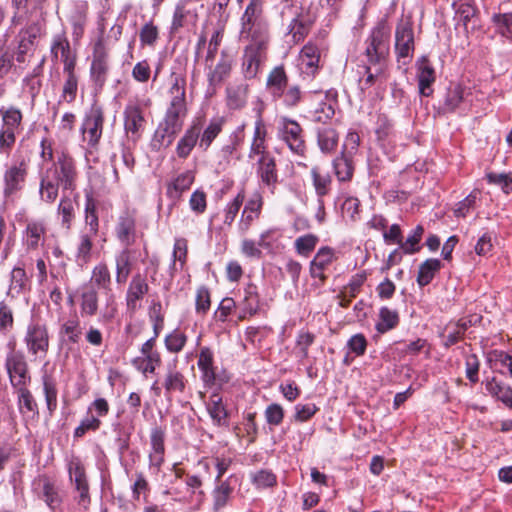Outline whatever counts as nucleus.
Wrapping results in <instances>:
<instances>
[{"label": "nucleus", "mask_w": 512, "mask_h": 512, "mask_svg": "<svg viewBox=\"0 0 512 512\" xmlns=\"http://www.w3.org/2000/svg\"><path fill=\"white\" fill-rule=\"evenodd\" d=\"M78 172L74 159L67 153L57 155L51 167L47 168L41 176L39 194L42 201L53 203L59 193L73 191L76 188Z\"/></svg>", "instance_id": "f257e3e1"}, {"label": "nucleus", "mask_w": 512, "mask_h": 512, "mask_svg": "<svg viewBox=\"0 0 512 512\" xmlns=\"http://www.w3.org/2000/svg\"><path fill=\"white\" fill-rule=\"evenodd\" d=\"M391 28L385 19L379 20L364 41L366 63L384 66L390 52Z\"/></svg>", "instance_id": "f03ea898"}, {"label": "nucleus", "mask_w": 512, "mask_h": 512, "mask_svg": "<svg viewBox=\"0 0 512 512\" xmlns=\"http://www.w3.org/2000/svg\"><path fill=\"white\" fill-rule=\"evenodd\" d=\"M264 0H250L241 17L240 37L244 40L269 41L268 22L263 12Z\"/></svg>", "instance_id": "7ed1b4c3"}, {"label": "nucleus", "mask_w": 512, "mask_h": 512, "mask_svg": "<svg viewBox=\"0 0 512 512\" xmlns=\"http://www.w3.org/2000/svg\"><path fill=\"white\" fill-rule=\"evenodd\" d=\"M87 284L103 290L105 301L100 311V319L106 323L111 322L118 312V306L116 295L112 290L111 272L105 262H100L93 267L90 282Z\"/></svg>", "instance_id": "20e7f679"}, {"label": "nucleus", "mask_w": 512, "mask_h": 512, "mask_svg": "<svg viewBox=\"0 0 512 512\" xmlns=\"http://www.w3.org/2000/svg\"><path fill=\"white\" fill-rule=\"evenodd\" d=\"M30 167V157L21 153H16L10 165H8L3 174V195L5 198H11L20 192L27 180Z\"/></svg>", "instance_id": "39448f33"}, {"label": "nucleus", "mask_w": 512, "mask_h": 512, "mask_svg": "<svg viewBox=\"0 0 512 512\" xmlns=\"http://www.w3.org/2000/svg\"><path fill=\"white\" fill-rule=\"evenodd\" d=\"M277 134L296 155L304 156L306 152V142L304 131L301 125L294 119L282 116L277 122Z\"/></svg>", "instance_id": "423d86ee"}, {"label": "nucleus", "mask_w": 512, "mask_h": 512, "mask_svg": "<svg viewBox=\"0 0 512 512\" xmlns=\"http://www.w3.org/2000/svg\"><path fill=\"white\" fill-rule=\"evenodd\" d=\"M5 368L11 386L14 389L28 386L31 382L28 363L22 351L15 350L14 345L5 359Z\"/></svg>", "instance_id": "0eeeda50"}, {"label": "nucleus", "mask_w": 512, "mask_h": 512, "mask_svg": "<svg viewBox=\"0 0 512 512\" xmlns=\"http://www.w3.org/2000/svg\"><path fill=\"white\" fill-rule=\"evenodd\" d=\"M255 172L260 180V184L266 187L271 194L275 193L279 183V174L275 157L269 152L254 154Z\"/></svg>", "instance_id": "6e6552de"}, {"label": "nucleus", "mask_w": 512, "mask_h": 512, "mask_svg": "<svg viewBox=\"0 0 512 512\" xmlns=\"http://www.w3.org/2000/svg\"><path fill=\"white\" fill-rule=\"evenodd\" d=\"M248 41L242 60V73L245 79H253L257 76L260 65L265 59L269 41H263L261 44L258 40Z\"/></svg>", "instance_id": "1a4fd4ad"}, {"label": "nucleus", "mask_w": 512, "mask_h": 512, "mask_svg": "<svg viewBox=\"0 0 512 512\" xmlns=\"http://www.w3.org/2000/svg\"><path fill=\"white\" fill-rule=\"evenodd\" d=\"M415 49L414 32L411 21L401 19L395 30V51L398 61L403 59V64H407V59L413 57Z\"/></svg>", "instance_id": "9d476101"}, {"label": "nucleus", "mask_w": 512, "mask_h": 512, "mask_svg": "<svg viewBox=\"0 0 512 512\" xmlns=\"http://www.w3.org/2000/svg\"><path fill=\"white\" fill-rule=\"evenodd\" d=\"M104 125V113L101 107H92L89 113L85 116L81 131L83 134V141L87 143L90 148H96L100 142Z\"/></svg>", "instance_id": "9b49d317"}, {"label": "nucleus", "mask_w": 512, "mask_h": 512, "mask_svg": "<svg viewBox=\"0 0 512 512\" xmlns=\"http://www.w3.org/2000/svg\"><path fill=\"white\" fill-rule=\"evenodd\" d=\"M109 71V52L102 39H98L93 48L90 76L95 85L103 87Z\"/></svg>", "instance_id": "f8f14e48"}, {"label": "nucleus", "mask_w": 512, "mask_h": 512, "mask_svg": "<svg viewBox=\"0 0 512 512\" xmlns=\"http://www.w3.org/2000/svg\"><path fill=\"white\" fill-rule=\"evenodd\" d=\"M145 123L141 105L138 102H129L124 110V130L133 144L141 138Z\"/></svg>", "instance_id": "ddd939ff"}, {"label": "nucleus", "mask_w": 512, "mask_h": 512, "mask_svg": "<svg viewBox=\"0 0 512 512\" xmlns=\"http://www.w3.org/2000/svg\"><path fill=\"white\" fill-rule=\"evenodd\" d=\"M24 342L28 352L33 356L45 355L49 348V334L45 325L31 323L28 325Z\"/></svg>", "instance_id": "4468645a"}, {"label": "nucleus", "mask_w": 512, "mask_h": 512, "mask_svg": "<svg viewBox=\"0 0 512 512\" xmlns=\"http://www.w3.org/2000/svg\"><path fill=\"white\" fill-rule=\"evenodd\" d=\"M147 279L141 273L132 276L125 294V303L127 311L135 313L141 308V302L149 292Z\"/></svg>", "instance_id": "2eb2a0df"}, {"label": "nucleus", "mask_w": 512, "mask_h": 512, "mask_svg": "<svg viewBox=\"0 0 512 512\" xmlns=\"http://www.w3.org/2000/svg\"><path fill=\"white\" fill-rule=\"evenodd\" d=\"M68 472L71 482L74 484L76 491L79 493L77 503L85 510L90 505L89 484L87 481L85 468L79 459L70 461Z\"/></svg>", "instance_id": "dca6fc26"}, {"label": "nucleus", "mask_w": 512, "mask_h": 512, "mask_svg": "<svg viewBox=\"0 0 512 512\" xmlns=\"http://www.w3.org/2000/svg\"><path fill=\"white\" fill-rule=\"evenodd\" d=\"M148 459L149 470L157 475L165 461V431L159 426L151 429Z\"/></svg>", "instance_id": "f3484780"}, {"label": "nucleus", "mask_w": 512, "mask_h": 512, "mask_svg": "<svg viewBox=\"0 0 512 512\" xmlns=\"http://www.w3.org/2000/svg\"><path fill=\"white\" fill-rule=\"evenodd\" d=\"M182 120L165 113L163 120L159 123L153 139V145L158 148L170 146L176 135L183 127Z\"/></svg>", "instance_id": "a211bd4d"}, {"label": "nucleus", "mask_w": 512, "mask_h": 512, "mask_svg": "<svg viewBox=\"0 0 512 512\" xmlns=\"http://www.w3.org/2000/svg\"><path fill=\"white\" fill-rule=\"evenodd\" d=\"M232 65L233 60L225 51L221 52V55L216 63H214V60H205V68L207 70V81L209 87L215 89L216 87L220 86L222 82L229 77L232 70Z\"/></svg>", "instance_id": "6ab92c4d"}, {"label": "nucleus", "mask_w": 512, "mask_h": 512, "mask_svg": "<svg viewBox=\"0 0 512 512\" xmlns=\"http://www.w3.org/2000/svg\"><path fill=\"white\" fill-rule=\"evenodd\" d=\"M336 251L330 246L320 247L309 264L310 276L324 282L327 278L325 270L336 261Z\"/></svg>", "instance_id": "aec40b11"}, {"label": "nucleus", "mask_w": 512, "mask_h": 512, "mask_svg": "<svg viewBox=\"0 0 512 512\" xmlns=\"http://www.w3.org/2000/svg\"><path fill=\"white\" fill-rule=\"evenodd\" d=\"M136 218L132 212L125 211L119 217L115 225L117 239L125 246L130 247L136 240Z\"/></svg>", "instance_id": "412c9836"}, {"label": "nucleus", "mask_w": 512, "mask_h": 512, "mask_svg": "<svg viewBox=\"0 0 512 512\" xmlns=\"http://www.w3.org/2000/svg\"><path fill=\"white\" fill-rule=\"evenodd\" d=\"M46 227L43 221L30 220L23 231L22 241L27 251L37 250L45 241Z\"/></svg>", "instance_id": "4be33fe9"}, {"label": "nucleus", "mask_w": 512, "mask_h": 512, "mask_svg": "<svg viewBox=\"0 0 512 512\" xmlns=\"http://www.w3.org/2000/svg\"><path fill=\"white\" fill-rule=\"evenodd\" d=\"M201 130L202 120H194L177 143L176 153L179 158L185 159L190 155L193 148L199 143Z\"/></svg>", "instance_id": "5701e85b"}, {"label": "nucleus", "mask_w": 512, "mask_h": 512, "mask_svg": "<svg viewBox=\"0 0 512 512\" xmlns=\"http://www.w3.org/2000/svg\"><path fill=\"white\" fill-rule=\"evenodd\" d=\"M79 307L82 317H93L99 310V296L92 285L83 284L79 288Z\"/></svg>", "instance_id": "b1692460"}, {"label": "nucleus", "mask_w": 512, "mask_h": 512, "mask_svg": "<svg viewBox=\"0 0 512 512\" xmlns=\"http://www.w3.org/2000/svg\"><path fill=\"white\" fill-rule=\"evenodd\" d=\"M435 70L427 57L422 56L417 62V80L419 93L422 96H430L433 93L431 88L435 82Z\"/></svg>", "instance_id": "393cba45"}, {"label": "nucleus", "mask_w": 512, "mask_h": 512, "mask_svg": "<svg viewBox=\"0 0 512 512\" xmlns=\"http://www.w3.org/2000/svg\"><path fill=\"white\" fill-rule=\"evenodd\" d=\"M38 486L40 499H42L51 510L54 511L61 506L63 498L59 487L54 481L47 476H42L38 480Z\"/></svg>", "instance_id": "a878e982"}, {"label": "nucleus", "mask_w": 512, "mask_h": 512, "mask_svg": "<svg viewBox=\"0 0 512 512\" xmlns=\"http://www.w3.org/2000/svg\"><path fill=\"white\" fill-rule=\"evenodd\" d=\"M186 379L184 375L176 369V361H174L173 365L169 364L167 368V372L163 379V387L165 389V396L168 399L178 393L181 394L185 391L186 388Z\"/></svg>", "instance_id": "bb28decb"}, {"label": "nucleus", "mask_w": 512, "mask_h": 512, "mask_svg": "<svg viewBox=\"0 0 512 512\" xmlns=\"http://www.w3.org/2000/svg\"><path fill=\"white\" fill-rule=\"evenodd\" d=\"M288 75L283 65L274 67L268 74L266 89L273 99H280L283 90L288 86Z\"/></svg>", "instance_id": "cd10ccee"}, {"label": "nucleus", "mask_w": 512, "mask_h": 512, "mask_svg": "<svg viewBox=\"0 0 512 512\" xmlns=\"http://www.w3.org/2000/svg\"><path fill=\"white\" fill-rule=\"evenodd\" d=\"M249 93L247 83H234L226 88V104L231 110H240L245 107Z\"/></svg>", "instance_id": "c85d7f7f"}, {"label": "nucleus", "mask_w": 512, "mask_h": 512, "mask_svg": "<svg viewBox=\"0 0 512 512\" xmlns=\"http://www.w3.org/2000/svg\"><path fill=\"white\" fill-rule=\"evenodd\" d=\"M332 168L339 182H350L355 171L353 157L346 153H340L333 159Z\"/></svg>", "instance_id": "c756f323"}, {"label": "nucleus", "mask_w": 512, "mask_h": 512, "mask_svg": "<svg viewBox=\"0 0 512 512\" xmlns=\"http://www.w3.org/2000/svg\"><path fill=\"white\" fill-rule=\"evenodd\" d=\"M453 6L458 24L461 23L466 32L477 27V9L473 4L469 2H455Z\"/></svg>", "instance_id": "7c9ffc66"}, {"label": "nucleus", "mask_w": 512, "mask_h": 512, "mask_svg": "<svg viewBox=\"0 0 512 512\" xmlns=\"http://www.w3.org/2000/svg\"><path fill=\"white\" fill-rule=\"evenodd\" d=\"M76 199L63 195L57 207V218L65 230H70L76 216Z\"/></svg>", "instance_id": "2f4dec72"}, {"label": "nucleus", "mask_w": 512, "mask_h": 512, "mask_svg": "<svg viewBox=\"0 0 512 512\" xmlns=\"http://www.w3.org/2000/svg\"><path fill=\"white\" fill-rule=\"evenodd\" d=\"M301 69L308 75H315L319 68L320 50L312 44H306L300 53Z\"/></svg>", "instance_id": "473e14b6"}, {"label": "nucleus", "mask_w": 512, "mask_h": 512, "mask_svg": "<svg viewBox=\"0 0 512 512\" xmlns=\"http://www.w3.org/2000/svg\"><path fill=\"white\" fill-rule=\"evenodd\" d=\"M226 120L224 117L212 118L208 125L204 128L202 134L200 133L198 146L203 151L208 150L213 141L222 132Z\"/></svg>", "instance_id": "72a5a7b5"}, {"label": "nucleus", "mask_w": 512, "mask_h": 512, "mask_svg": "<svg viewBox=\"0 0 512 512\" xmlns=\"http://www.w3.org/2000/svg\"><path fill=\"white\" fill-rule=\"evenodd\" d=\"M266 137H267V128L266 125L262 119V117L259 115V117L255 121L254 125V133L252 142L250 145V150L248 157L253 158L254 154H259L263 152H268L267 150V144H266Z\"/></svg>", "instance_id": "f704fd0d"}, {"label": "nucleus", "mask_w": 512, "mask_h": 512, "mask_svg": "<svg viewBox=\"0 0 512 512\" xmlns=\"http://www.w3.org/2000/svg\"><path fill=\"white\" fill-rule=\"evenodd\" d=\"M259 309V295L257 287L253 284H249L244 289V297L241 302V309L239 313V319L243 320L248 316H252L257 313Z\"/></svg>", "instance_id": "c9c22d12"}, {"label": "nucleus", "mask_w": 512, "mask_h": 512, "mask_svg": "<svg viewBox=\"0 0 512 512\" xmlns=\"http://www.w3.org/2000/svg\"><path fill=\"white\" fill-rule=\"evenodd\" d=\"M132 271L131 251L125 247L115 256V280L124 284Z\"/></svg>", "instance_id": "e433bc0d"}, {"label": "nucleus", "mask_w": 512, "mask_h": 512, "mask_svg": "<svg viewBox=\"0 0 512 512\" xmlns=\"http://www.w3.org/2000/svg\"><path fill=\"white\" fill-rule=\"evenodd\" d=\"M206 408L216 425L222 426L227 423L228 412L220 394L213 393L206 404Z\"/></svg>", "instance_id": "4c0bfd02"}, {"label": "nucleus", "mask_w": 512, "mask_h": 512, "mask_svg": "<svg viewBox=\"0 0 512 512\" xmlns=\"http://www.w3.org/2000/svg\"><path fill=\"white\" fill-rule=\"evenodd\" d=\"M310 174L316 195L319 198L327 195L331 189V175L328 172L323 171L319 166L312 167Z\"/></svg>", "instance_id": "58836bf2"}, {"label": "nucleus", "mask_w": 512, "mask_h": 512, "mask_svg": "<svg viewBox=\"0 0 512 512\" xmlns=\"http://www.w3.org/2000/svg\"><path fill=\"white\" fill-rule=\"evenodd\" d=\"M442 268V262L436 258H430L420 264L417 283L420 287L427 286L434 279L436 273Z\"/></svg>", "instance_id": "ea45409f"}, {"label": "nucleus", "mask_w": 512, "mask_h": 512, "mask_svg": "<svg viewBox=\"0 0 512 512\" xmlns=\"http://www.w3.org/2000/svg\"><path fill=\"white\" fill-rule=\"evenodd\" d=\"M338 133L332 127H323L317 130V144L322 153H332L338 145Z\"/></svg>", "instance_id": "a19ab883"}, {"label": "nucleus", "mask_w": 512, "mask_h": 512, "mask_svg": "<svg viewBox=\"0 0 512 512\" xmlns=\"http://www.w3.org/2000/svg\"><path fill=\"white\" fill-rule=\"evenodd\" d=\"M14 329L13 297L0 301V332L8 335Z\"/></svg>", "instance_id": "79ce46f5"}, {"label": "nucleus", "mask_w": 512, "mask_h": 512, "mask_svg": "<svg viewBox=\"0 0 512 512\" xmlns=\"http://www.w3.org/2000/svg\"><path fill=\"white\" fill-rule=\"evenodd\" d=\"M0 116L3 128L19 132L23 120L21 110L15 106L1 107Z\"/></svg>", "instance_id": "37998d69"}, {"label": "nucleus", "mask_w": 512, "mask_h": 512, "mask_svg": "<svg viewBox=\"0 0 512 512\" xmlns=\"http://www.w3.org/2000/svg\"><path fill=\"white\" fill-rule=\"evenodd\" d=\"M485 389L491 396L502 401L507 406L512 401V388L498 381L495 377L485 382Z\"/></svg>", "instance_id": "c03bdc74"}, {"label": "nucleus", "mask_w": 512, "mask_h": 512, "mask_svg": "<svg viewBox=\"0 0 512 512\" xmlns=\"http://www.w3.org/2000/svg\"><path fill=\"white\" fill-rule=\"evenodd\" d=\"M82 232L90 235H98L99 219L97 215L96 202L91 196L86 197L85 201V228Z\"/></svg>", "instance_id": "a18cd8bd"}, {"label": "nucleus", "mask_w": 512, "mask_h": 512, "mask_svg": "<svg viewBox=\"0 0 512 512\" xmlns=\"http://www.w3.org/2000/svg\"><path fill=\"white\" fill-rule=\"evenodd\" d=\"M399 324V314L386 306L379 310V319L375 325L377 332L384 334L394 329Z\"/></svg>", "instance_id": "49530a36"}, {"label": "nucleus", "mask_w": 512, "mask_h": 512, "mask_svg": "<svg viewBox=\"0 0 512 512\" xmlns=\"http://www.w3.org/2000/svg\"><path fill=\"white\" fill-rule=\"evenodd\" d=\"M312 24L313 20L307 16L299 15L294 18L289 25V34L292 36L293 41L295 43L303 41L308 35Z\"/></svg>", "instance_id": "de8ad7c7"}, {"label": "nucleus", "mask_w": 512, "mask_h": 512, "mask_svg": "<svg viewBox=\"0 0 512 512\" xmlns=\"http://www.w3.org/2000/svg\"><path fill=\"white\" fill-rule=\"evenodd\" d=\"M195 179L192 171H185L179 174L167 188L170 197L178 198L184 191L188 190Z\"/></svg>", "instance_id": "09e8293b"}, {"label": "nucleus", "mask_w": 512, "mask_h": 512, "mask_svg": "<svg viewBox=\"0 0 512 512\" xmlns=\"http://www.w3.org/2000/svg\"><path fill=\"white\" fill-rule=\"evenodd\" d=\"M96 235H90L85 232H81L79 235V241L76 249V261L80 264H87L91 259V251L93 247V239Z\"/></svg>", "instance_id": "8fccbe9b"}, {"label": "nucleus", "mask_w": 512, "mask_h": 512, "mask_svg": "<svg viewBox=\"0 0 512 512\" xmlns=\"http://www.w3.org/2000/svg\"><path fill=\"white\" fill-rule=\"evenodd\" d=\"M318 243L319 237L315 234L308 233L295 239L294 249L297 255L307 258L315 250Z\"/></svg>", "instance_id": "3c124183"}, {"label": "nucleus", "mask_w": 512, "mask_h": 512, "mask_svg": "<svg viewBox=\"0 0 512 512\" xmlns=\"http://www.w3.org/2000/svg\"><path fill=\"white\" fill-rule=\"evenodd\" d=\"M18 397V407L22 414H38V405L28 389V386L15 389Z\"/></svg>", "instance_id": "603ef678"}, {"label": "nucleus", "mask_w": 512, "mask_h": 512, "mask_svg": "<svg viewBox=\"0 0 512 512\" xmlns=\"http://www.w3.org/2000/svg\"><path fill=\"white\" fill-rule=\"evenodd\" d=\"M42 382L47 410L49 412V415H53V413L57 409L58 391L56 387V382L51 376L46 374L42 377Z\"/></svg>", "instance_id": "864d4df0"}, {"label": "nucleus", "mask_w": 512, "mask_h": 512, "mask_svg": "<svg viewBox=\"0 0 512 512\" xmlns=\"http://www.w3.org/2000/svg\"><path fill=\"white\" fill-rule=\"evenodd\" d=\"M87 8L86 3L77 5L71 16L72 35L75 39L81 38L84 33V27L87 22Z\"/></svg>", "instance_id": "5fc2aeb1"}, {"label": "nucleus", "mask_w": 512, "mask_h": 512, "mask_svg": "<svg viewBox=\"0 0 512 512\" xmlns=\"http://www.w3.org/2000/svg\"><path fill=\"white\" fill-rule=\"evenodd\" d=\"M245 200L244 189H241L237 195L227 203L224 208L223 223L227 226H231L235 221V218Z\"/></svg>", "instance_id": "6e6d98bb"}, {"label": "nucleus", "mask_w": 512, "mask_h": 512, "mask_svg": "<svg viewBox=\"0 0 512 512\" xmlns=\"http://www.w3.org/2000/svg\"><path fill=\"white\" fill-rule=\"evenodd\" d=\"M464 99V89L460 85H451L444 98L443 109L446 112H453Z\"/></svg>", "instance_id": "4d7b16f0"}, {"label": "nucleus", "mask_w": 512, "mask_h": 512, "mask_svg": "<svg viewBox=\"0 0 512 512\" xmlns=\"http://www.w3.org/2000/svg\"><path fill=\"white\" fill-rule=\"evenodd\" d=\"M60 333L66 335L71 343L79 341L82 331L80 319L76 313L62 323Z\"/></svg>", "instance_id": "13d9d810"}, {"label": "nucleus", "mask_w": 512, "mask_h": 512, "mask_svg": "<svg viewBox=\"0 0 512 512\" xmlns=\"http://www.w3.org/2000/svg\"><path fill=\"white\" fill-rule=\"evenodd\" d=\"M304 93L301 87L297 84L287 86L281 94L283 105L288 109L297 107L303 100Z\"/></svg>", "instance_id": "bf43d9fd"}, {"label": "nucleus", "mask_w": 512, "mask_h": 512, "mask_svg": "<svg viewBox=\"0 0 512 512\" xmlns=\"http://www.w3.org/2000/svg\"><path fill=\"white\" fill-rule=\"evenodd\" d=\"M189 17H192V13L186 8V1L182 0L175 7L170 27L171 33L179 32L186 25Z\"/></svg>", "instance_id": "052dcab7"}, {"label": "nucleus", "mask_w": 512, "mask_h": 512, "mask_svg": "<svg viewBox=\"0 0 512 512\" xmlns=\"http://www.w3.org/2000/svg\"><path fill=\"white\" fill-rule=\"evenodd\" d=\"M233 489L227 481L221 482L213 490V509L219 511L228 503Z\"/></svg>", "instance_id": "680f3d73"}, {"label": "nucleus", "mask_w": 512, "mask_h": 512, "mask_svg": "<svg viewBox=\"0 0 512 512\" xmlns=\"http://www.w3.org/2000/svg\"><path fill=\"white\" fill-rule=\"evenodd\" d=\"M493 19L497 32L508 42L512 43V11L497 14Z\"/></svg>", "instance_id": "e2e57ef3"}, {"label": "nucleus", "mask_w": 512, "mask_h": 512, "mask_svg": "<svg viewBox=\"0 0 512 512\" xmlns=\"http://www.w3.org/2000/svg\"><path fill=\"white\" fill-rule=\"evenodd\" d=\"M424 229L421 225L416 226L405 241L401 242V249L405 254H413L419 251V243L422 239Z\"/></svg>", "instance_id": "0e129e2a"}, {"label": "nucleus", "mask_w": 512, "mask_h": 512, "mask_svg": "<svg viewBox=\"0 0 512 512\" xmlns=\"http://www.w3.org/2000/svg\"><path fill=\"white\" fill-rule=\"evenodd\" d=\"M101 420L94 416V414H88L84 417L80 424L74 429L73 437L78 439L82 438L89 431H97L101 426Z\"/></svg>", "instance_id": "69168bd1"}, {"label": "nucleus", "mask_w": 512, "mask_h": 512, "mask_svg": "<svg viewBox=\"0 0 512 512\" xmlns=\"http://www.w3.org/2000/svg\"><path fill=\"white\" fill-rule=\"evenodd\" d=\"M51 54L54 60H57L59 56L62 59L72 54L70 50L69 41L65 34L60 33L53 37L51 43Z\"/></svg>", "instance_id": "338daca9"}, {"label": "nucleus", "mask_w": 512, "mask_h": 512, "mask_svg": "<svg viewBox=\"0 0 512 512\" xmlns=\"http://www.w3.org/2000/svg\"><path fill=\"white\" fill-rule=\"evenodd\" d=\"M140 43L142 46L154 47L159 39V29L152 22L145 23L139 32Z\"/></svg>", "instance_id": "774afa93"}]
</instances>
